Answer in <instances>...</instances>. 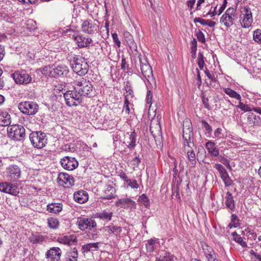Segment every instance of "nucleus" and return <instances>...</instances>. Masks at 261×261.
Listing matches in <instances>:
<instances>
[{
	"label": "nucleus",
	"mask_w": 261,
	"mask_h": 261,
	"mask_svg": "<svg viewBox=\"0 0 261 261\" xmlns=\"http://www.w3.org/2000/svg\"><path fill=\"white\" fill-rule=\"evenodd\" d=\"M73 198L76 202L82 204L88 201V194L86 191H79L74 193Z\"/></svg>",
	"instance_id": "20"
},
{
	"label": "nucleus",
	"mask_w": 261,
	"mask_h": 261,
	"mask_svg": "<svg viewBox=\"0 0 261 261\" xmlns=\"http://www.w3.org/2000/svg\"><path fill=\"white\" fill-rule=\"evenodd\" d=\"M125 182L127 184L128 186L132 189H138L139 188V185L136 180H131L128 178Z\"/></svg>",
	"instance_id": "55"
},
{
	"label": "nucleus",
	"mask_w": 261,
	"mask_h": 261,
	"mask_svg": "<svg viewBox=\"0 0 261 261\" xmlns=\"http://www.w3.org/2000/svg\"><path fill=\"white\" fill-rule=\"evenodd\" d=\"M99 243H88L82 246L81 250L82 252H93L98 250Z\"/></svg>",
	"instance_id": "26"
},
{
	"label": "nucleus",
	"mask_w": 261,
	"mask_h": 261,
	"mask_svg": "<svg viewBox=\"0 0 261 261\" xmlns=\"http://www.w3.org/2000/svg\"><path fill=\"white\" fill-rule=\"evenodd\" d=\"M249 125L251 126H258L260 123V118L253 113H250L247 117Z\"/></svg>",
	"instance_id": "27"
},
{
	"label": "nucleus",
	"mask_w": 261,
	"mask_h": 261,
	"mask_svg": "<svg viewBox=\"0 0 261 261\" xmlns=\"http://www.w3.org/2000/svg\"><path fill=\"white\" fill-rule=\"evenodd\" d=\"M253 40L258 43L261 44V30L257 29L253 32Z\"/></svg>",
	"instance_id": "50"
},
{
	"label": "nucleus",
	"mask_w": 261,
	"mask_h": 261,
	"mask_svg": "<svg viewBox=\"0 0 261 261\" xmlns=\"http://www.w3.org/2000/svg\"><path fill=\"white\" fill-rule=\"evenodd\" d=\"M123 36L127 44L134 41L133 36L128 31L124 32Z\"/></svg>",
	"instance_id": "57"
},
{
	"label": "nucleus",
	"mask_w": 261,
	"mask_h": 261,
	"mask_svg": "<svg viewBox=\"0 0 261 261\" xmlns=\"http://www.w3.org/2000/svg\"><path fill=\"white\" fill-rule=\"evenodd\" d=\"M11 123V118L10 115L6 111H0V126H9Z\"/></svg>",
	"instance_id": "24"
},
{
	"label": "nucleus",
	"mask_w": 261,
	"mask_h": 261,
	"mask_svg": "<svg viewBox=\"0 0 261 261\" xmlns=\"http://www.w3.org/2000/svg\"><path fill=\"white\" fill-rule=\"evenodd\" d=\"M129 105V102L128 99L127 97H126V96H125L123 111H124L125 113L127 114H128L130 112Z\"/></svg>",
	"instance_id": "61"
},
{
	"label": "nucleus",
	"mask_w": 261,
	"mask_h": 261,
	"mask_svg": "<svg viewBox=\"0 0 261 261\" xmlns=\"http://www.w3.org/2000/svg\"><path fill=\"white\" fill-rule=\"evenodd\" d=\"M116 205L124 208L135 209L136 208V202L128 198L118 199L116 202Z\"/></svg>",
	"instance_id": "18"
},
{
	"label": "nucleus",
	"mask_w": 261,
	"mask_h": 261,
	"mask_svg": "<svg viewBox=\"0 0 261 261\" xmlns=\"http://www.w3.org/2000/svg\"><path fill=\"white\" fill-rule=\"evenodd\" d=\"M225 14L227 15H230L234 17H237V14H236V10L232 7L228 8L226 12H225Z\"/></svg>",
	"instance_id": "60"
},
{
	"label": "nucleus",
	"mask_w": 261,
	"mask_h": 261,
	"mask_svg": "<svg viewBox=\"0 0 261 261\" xmlns=\"http://www.w3.org/2000/svg\"><path fill=\"white\" fill-rule=\"evenodd\" d=\"M11 77L18 85H27L32 81V77L25 70H18L11 74Z\"/></svg>",
	"instance_id": "4"
},
{
	"label": "nucleus",
	"mask_w": 261,
	"mask_h": 261,
	"mask_svg": "<svg viewBox=\"0 0 261 261\" xmlns=\"http://www.w3.org/2000/svg\"><path fill=\"white\" fill-rule=\"evenodd\" d=\"M243 11L245 14H243V19L241 24L242 27L248 28L251 26L253 20L251 9L248 7H245Z\"/></svg>",
	"instance_id": "17"
},
{
	"label": "nucleus",
	"mask_w": 261,
	"mask_h": 261,
	"mask_svg": "<svg viewBox=\"0 0 261 261\" xmlns=\"http://www.w3.org/2000/svg\"><path fill=\"white\" fill-rule=\"evenodd\" d=\"M70 65L76 73L79 75H84L89 70V64L85 58L81 56H75L70 61Z\"/></svg>",
	"instance_id": "2"
},
{
	"label": "nucleus",
	"mask_w": 261,
	"mask_h": 261,
	"mask_svg": "<svg viewBox=\"0 0 261 261\" xmlns=\"http://www.w3.org/2000/svg\"><path fill=\"white\" fill-rule=\"evenodd\" d=\"M62 251L59 247H51L46 252V258L50 259L51 261H59L60 259Z\"/></svg>",
	"instance_id": "16"
},
{
	"label": "nucleus",
	"mask_w": 261,
	"mask_h": 261,
	"mask_svg": "<svg viewBox=\"0 0 261 261\" xmlns=\"http://www.w3.org/2000/svg\"><path fill=\"white\" fill-rule=\"evenodd\" d=\"M62 167L67 170L72 171L77 167L79 163L75 158L66 156L61 159Z\"/></svg>",
	"instance_id": "10"
},
{
	"label": "nucleus",
	"mask_w": 261,
	"mask_h": 261,
	"mask_svg": "<svg viewBox=\"0 0 261 261\" xmlns=\"http://www.w3.org/2000/svg\"><path fill=\"white\" fill-rule=\"evenodd\" d=\"M95 24L91 20L84 21L82 25V31L85 33L91 34L94 33Z\"/></svg>",
	"instance_id": "22"
},
{
	"label": "nucleus",
	"mask_w": 261,
	"mask_h": 261,
	"mask_svg": "<svg viewBox=\"0 0 261 261\" xmlns=\"http://www.w3.org/2000/svg\"><path fill=\"white\" fill-rule=\"evenodd\" d=\"M205 148L207 150L208 154L213 157L218 156L219 155V149L217 147L216 144L211 141L205 143Z\"/></svg>",
	"instance_id": "19"
},
{
	"label": "nucleus",
	"mask_w": 261,
	"mask_h": 261,
	"mask_svg": "<svg viewBox=\"0 0 261 261\" xmlns=\"http://www.w3.org/2000/svg\"><path fill=\"white\" fill-rule=\"evenodd\" d=\"M66 104L69 107L76 106L82 103L83 99L76 90H68L64 93Z\"/></svg>",
	"instance_id": "5"
},
{
	"label": "nucleus",
	"mask_w": 261,
	"mask_h": 261,
	"mask_svg": "<svg viewBox=\"0 0 261 261\" xmlns=\"http://www.w3.org/2000/svg\"><path fill=\"white\" fill-rule=\"evenodd\" d=\"M45 238L40 234H32L30 238V240L33 244H41L45 241Z\"/></svg>",
	"instance_id": "32"
},
{
	"label": "nucleus",
	"mask_w": 261,
	"mask_h": 261,
	"mask_svg": "<svg viewBox=\"0 0 261 261\" xmlns=\"http://www.w3.org/2000/svg\"><path fill=\"white\" fill-rule=\"evenodd\" d=\"M136 134L135 132H132L130 135L128 136V141H127L128 144H127V146L129 149H132L134 148L136 144Z\"/></svg>",
	"instance_id": "37"
},
{
	"label": "nucleus",
	"mask_w": 261,
	"mask_h": 261,
	"mask_svg": "<svg viewBox=\"0 0 261 261\" xmlns=\"http://www.w3.org/2000/svg\"><path fill=\"white\" fill-rule=\"evenodd\" d=\"M203 128L204 129L205 134L207 137H210L212 135L213 131L212 127L208 123L204 120L201 121Z\"/></svg>",
	"instance_id": "43"
},
{
	"label": "nucleus",
	"mask_w": 261,
	"mask_h": 261,
	"mask_svg": "<svg viewBox=\"0 0 261 261\" xmlns=\"http://www.w3.org/2000/svg\"><path fill=\"white\" fill-rule=\"evenodd\" d=\"M204 57L202 53H199L198 57V65L201 70H202L204 65Z\"/></svg>",
	"instance_id": "53"
},
{
	"label": "nucleus",
	"mask_w": 261,
	"mask_h": 261,
	"mask_svg": "<svg viewBox=\"0 0 261 261\" xmlns=\"http://www.w3.org/2000/svg\"><path fill=\"white\" fill-rule=\"evenodd\" d=\"M0 191L16 196L19 193V189L16 185L3 182L0 184Z\"/></svg>",
	"instance_id": "11"
},
{
	"label": "nucleus",
	"mask_w": 261,
	"mask_h": 261,
	"mask_svg": "<svg viewBox=\"0 0 261 261\" xmlns=\"http://www.w3.org/2000/svg\"><path fill=\"white\" fill-rule=\"evenodd\" d=\"M124 87L127 93V95L125 96L127 97L128 95H130L131 96V97H133V91L132 89L131 85L129 81H126V82L124 83Z\"/></svg>",
	"instance_id": "49"
},
{
	"label": "nucleus",
	"mask_w": 261,
	"mask_h": 261,
	"mask_svg": "<svg viewBox=\"0 0 261 261\" xmlns=\"http://www.w3.org/2000/svg\"><path fill=\"white\" fill-rule=\"evenodd\" d=\"M157 242L156 240L150 239L146 244V248L148 252H152L154 249V245Z\"/></svg>",
	"instance_id": "44"
},
{
	"label": "nucleus",
	"mask_w": 261,
	"mask_h": 261,
	"mask_svg": "<svg viewBox=\"0 0 261 261\" xmlns=\"http://www.w3.org/2000/svg\"><path fill=\"white\" fill-rule=\"evenodd\" d=\"M200 245L205 257L215 252L213 248L205 244L204 242H201Z\"/></svg>",
	"instance_id": "39"
},
{
	"label": "nucleus",
	"mask_w": 261,
	"mask_h": 261,
	"mask_svg": "<svg viewBox=\"0 0 261 261\" xmlns=\"http://www.w3.org/2000/svg\"><path fill=\"white\" fill-rule=\"evenodd\" d=\"M114 189L113 186L109 185L107 186V188L105 190L106 196H102L101 198L102 199H112L114 198L113 192Z\"/></svg>",
	"instance_id": "34"
},
{
	"label": "nucleus",
	"mask_w": 261,
	"mask_h": 261,
	"mask_svg": "<svg viewBox=\"0 0 261 261\" xmlns=\"http://www.w3.org/2000/svg\"><path fill=\"white\" fill-rule=\"evenodd\" d=\"M231 222L233 224H236L237 225L236 226L237 227H239L241 225L238 217L234 214H232L231 216Z\"/></svg>",
	"instance_id": "58"
},
{
	"label": "nucleus",
	"mask_w": 261,
	"mask_h": 261,
	"mask_svg": "<svg viewBox=\"0 0 261 261\" xmlns=\"http://www.w3.org/2000/svg\"><path fill=\"white\" fill-rule=\"evenodd\" d=\"M139 201L146 207L150 205V201L148 197L144 194L140 196L138 199Z\"/></svg>",
	"instance_id": "45"
},
{
	"label": "nucleus",
	"mask_w": 261,
	"mask_h": 261,
	"mask_svg": "<svg viewBox=\"0 0 261 261\" xmlns=\"http://www.w3.org/2000/svg\"><path fill=\"white\" fill-rule=\"evenodd\" d=\"M47 210L51 213L58 214L62 210V203H52L47 205Z\"/></svg>",
	"instance_id": "28"
},
{
	"label": "nucleus",
	"mask_w": 261,
	"mask_h": 261,
	"mask_svg": "<svg viewBox=\"0 0 261 261\" xmlns=\"http://www.w3.org/2000/svg\"><path fill=\"white\" fill-rule=\"evenodd\" d=\"M175 257L173 255L168 252H165L160 255L159 257H156V261H174Z\"/></svg>",
	"instance_id": "33"
},
{
	"label": "nucleus",
	"mask_w": 261,
	"mask_h": 261,
	"mask_svg": "<svg viewBox=\"0 0 261 261\" xmlns=\"http://www.w3.org/2000/svg\"><path fill=\"white\" fill-rule=\"evenodd\" d=\"M193 136H190L189 138L188 137H186V136H184L182 137H183V139L184 140V145L185 146H188V147L191 148V149H192V147L195 146V144L193 141V140H192V137Z\"/></svg>",
	"instance_id": "47"
},
{
	"label": "nucleus",
	"mask_w": 261,
	"mask_h": 261,
	"mask_svg": "<svg viewBox=\"0 0 261 261\" xmlns=\"http://www.w3.org/2000/svg\"><path fill=\"white\" fill-rule=\"evenodd\" d=\"M218 161L221 162L222 164L226 166V167L229 169H231V166L229 164V161L226 158L222 155L218 156Z\"/></svg>",
	"instance_id": "52"
},
{
	"label": "nucleus",
	"mask_w": 261,
	"mask_h": 261,
	"mask_svg": "<svg viewBox=\"0 0 261 261\" xmlns=\"http://www.w3.org/2000/svg\"><path fill=\"white\" fill-rule=\"evenodd\" d=\"M223 91L226 94L228 95L230 97L234 98L237 100H241V95L234 90L230 88H223Z\"/></svg>",
	"instance_id": "36"
},
{
	"label": "nucleus",
	"mask_w": 261,
	"mask_h": 261,
	"mask_svg": "<svg viewBox=\"0 0 261 261\" xmlns=\"http://www.w3.org/2000/svg\"><path fill=\"white\" fill-rule=\"evenodd\" d=\"M120 66L121 69L123 70H125L126 69L128 71H129L130 69L129 65L127 63L126 59L123 56L122 57L121 64Z\"/></svg>",
	"instance_id": "59"
},
{
	"label": "nucleus",
	"mask_w": 261,
	"mask_h": 261,
	"mask_svg": "<svg viewBox=\"0 0 261 261\" xmlns=\"http://www.w3.org/2000/svg\"><path fill=\"white\" fill-rule=\"evenodd\" d=\"M189 183L190 182L188 181L187 183L186 184L185 187L184 188L183 190L181 191V194L182 195H186L188 196L191 193L190 190L189 188Z\"/></svg>",
	"instance_id": "62"
},
{
	"label": "nucleus",
	"mask_w": 261,
	"mask_h": 261,
	"mask_svg": "<svg viewBox=\"0 0 261 261\" xmlns=\"http://www.w3.org/2000/svg\"><path fill=\"white\" fill-rule=\"evenodd\" d=\"M201 97L202 98V104L204 105V108L208 110H211L212 108L208 103V98L206 97L203 93L201 94Z\"/></svg>",
	"instance_id": "54"
},
{
	"label": "nucleus",
	"mask_w": 261,
	"mask_h": 261,
	"mask_svg": "<svg viewBox=\"0 0 261 261\" xmlns=\"http://www.w3.org/2000/svg\"><path fill=\"white\" fill-rule=\"evenodd\" d=\"M127 44L129 46V49L132 51V53L135 56H139L140 55L138 51L137 46L134 41L132 42H129Z\"/></svg>",
	"instance_id": "48"
},
{
	"label": "nucleus",
	"mask_w": 261,
	"mask_h": 261,
	"mask_svg": "<svg viewBox=\"0 0 261 261\" xmlns=\"http://www.w3.org/2000/svg\"><path fill=\"white\" fill-rule=\"evenodd\" d=\"M57 241L61 244L71 245L77 243V238L74 235L63 236L58 238Z\"/></svg>",
	"instance_id": "21"
},
{
	"label": "nucleus",
	"mask_w": 261,
	"mask_h": 261,
	"mask_svg": "<svg viewBox=\"0 0 261 261\" xmlns=\"http://www.w3.org/2000/svg\"><path fill=\"white\" fill-rule=\"evenodd\" d=\"M225 199L226 207L231 211H234L235 210L236 206L232 193L228 191L226 194Z\"/></svg>",
	"instance_id": "25"
},
{
	"label": "nucleus",
	"mask_w": 261,
	"mask_h": 261,
	"mask_svg": "<svg viewBox=\"0 0 261 261\" xmlns=\"http://www.w3.org/2000/svg\"><path fill=\"white\" fill-rule=\"evenodd\" d=\"M9 137L16 141H22L25 136V130L21 125H12L8 128Z\"/></svg>",
	"instance_id": "6"
},
{
	"label": "nucleus",
	"mask_w": 261,
	"mask_h": 261,
	"mask_svg": "<svg viewBox=\"0 0 261 261\" xmlns=\"http://www.w3.org/2000/svg\"><path fill=\"white\" fill-rule=\"evenodd\" d=\"M232 239L241 245L243 247H246L247 246L246 243L243 241L240 235L238 234L236 231L231 233Z\"/></svg>",
	"instance_id": "38"
},
{
	"label": "nucleus",
	"mask_w": 261,
	"mask_h": 261,
	"mask_svg": "<svg viewBox=\"0 0 261 261\" xmlns=\"http://www.w3.org/2000/svg\"><path fill=\"white\" fill-rule=\"evenodd\" d=\"M32 145L37 148H42L47 143L46 134L41 131L32 132L29 136Z\"/></svg>",
	"instance_id": "3"
},
{
	"label": "nucleus",
	"mask_w": 261,
	"mask_h": 261,
	"mask_svg": "<svg viewBox=\"0 0 261 261\" xmlns=\"http://www.w3.org/2000/svg\"><path fill=\"white\" fill-rule=\"evenodd\" d=\"M220 176L222 179L223 180L226 187H229L232 184V180L230 179V177L229 176V175L227 171H226L223 173L221 174Z\"/></svg>",
	"instance_id": "42"
},
{
	"label": "nucleus",
	"mask_w": 261,
	"mask_h": 261,
	"mask_svg": "<svg viewBox=\"0 0 261 261\" xmlns=\"http://www.w3.org/2000/svg\"><path fill=\"white\" fill-rule=\"evenodd\" d=\"M196 36L197 37V38L199 42H201L202 43H205V36L204 34L202 32V31L200 30H199L196 33Z\"/></svg>",
	"instance_id": "56"
},
{
	"label": "nucleus",
	"mask_w": 261,
	"mask_h": 261,
	"mask_svg": "<svg viewBox=\"0 0 261 261\" xmlns=\"http://www.w3.org/2000/svg\"><path fill=\"white\" fill-rule=\"evenodd\" d=\"M57 181L60 186L64 187L65 185L72 186L74 185V178L65 173H60L58 175Z\"/></svg>",
	"instance_id": "14"
},
{
	"label": "nucleus",
	"mask_w": 261,
	"mask_h": 261,
	"mask_svg": "<svg viewBox=\"0 0 261 261\" xmlns=\"http://www.w3.org/2000/svg\"><path fill=\"white\" fill-rule=\"evenodd\" d=\"M187 156L189 161L190 162L191 164L193 167H194L196 164V159L195 153L193 150V149L191 150H188L187 151Z\"/></svg>",
	"instance_id": "41"
},
{
	"label": "nucleus",
	"mask_w": 261,
	"mask_h": 261,
	"mask_svg": "<svg viewBox=\"0 0 261 261\" xmlns=\"http://www.w3.org/2000/svg\"><path fill=\"white\" fill-rule=\"evenodd\" d=\"M79 38V40L78 41L77 44L80 48H83L86 47V46H85V41H86V37L80 36Z\"/></svg>",
	"instance_id": "63"
},
{
	"label": "nucleus",
	"mask_w": 261,
	"mask_h": 261,
	"mask_svg": "<svg viewBox=\"0 0 261 261\" xmlns=\"http://www.w3.org/2000/svg\"><path fill=\"white\" fill-rule=\"evenodd\" d=\"M235 18L236 17H232V16L224 14L220 18V22L223 23L227 28H229L233 25V21Z\"/></svg>",
	"instance_id": "29"
},
{
	"label": "nucleus",
	"mask_w": 261,
	"mask_h": 261,
	"mask_svg": "<svg viewBox=\"0 0 261 261\" xmlns=\"http://www.w3.org/2000/svg\"><path fill=\"white\" fill-rule=\"evenodd\" d=\"M53 65L51 66H45L42 69L41 72L43 74L45 75L46 76H49L52 77V71H53Z\"/></svg>",
	"instance_id": "46"
},
{
	"label": "nucleus",
	"mask_w": 261,
	"mask_h": 261,
	"mask_svg": "<svg viewBox=\"0 0 261 261\" xmlns=\"http://www.w3.org/2000/svg\"><path fill=\"white\" fill-rule=\"evenodd\" d=\"M159 116L156 117V119H153L150 122V131L154 138L158 136H160L161 135V127L159 122Z\"/></svg>",
	"instance_id": "15"
},
{
	"label": "nucleus",
	"mask_w": 261,
	"mask_h": 261,
	"mask_svg": "<svg viewBox=\"0 0 261 261\" xmlns=\"http://www.w3.org/2000/svg\"><path fill=\"white\" fill-rule=\"evenodd\" d=\"M21 170L18 166L11 165L7 167L5 172L6 177L10 180L15 181L21 176Z\"/></svg>",
	"instance_id": "9"
},
{
	"label": "nucleus",
	"mask_w": 261,
	"mask_h": 261,
	"mask_svg": "<svg viewBox=\"0 0 261 261\" xmlns=\"http://www.w3.org/2000/svg\"><path fill=\"white\" fill-rule=\"evenodd\" d=\"M182 137L186 136L189 138L190 136H193V128L192 123L189 119H186L183 123Z\"/></svg>",
	"instance_id": "23"
},
{
	"label": "nucleus",
	"mask_w": 261,
	"mask_h": 261,
	"mask_svg": "<svg viewBox=\"0 0 261 261\" xmlns=\"http://www.w3.org/2000/svg\"><path fill=\"white\" fill-rule=\"evenodd\" d=\"M236 107L240 109L242 111L244 112H250L252 110V108H250L248 105L244 104L242 102L241 100L239 102V105Z\"/></svg>",
	"instance_id": "51"
},
{
	"label": "nucleus",
	"mask_w": 261,
	"mask_h": 261,
	"mask_svg": "<svg viewBox=\"0 0 261 261\" xmlns=\"http://www.w3.org/2000/svg\"><path fill=\"white\" fill-rule=\"evenodd\" d=\"M74 89L76 90L83 99L84 97H91L94 95L91 82L84 78L74 82Z\"/></svg>",
	"instance_id": "1"
},
{
	"label": "nucleus",
	"mask_w": 261,
	"mask_h": 261,
	"mask_svg": "<svg viewBox=\"0 0 261 261\" xmlns=\"http://www.w3.org/2000/svg\"><path fill=\"white\" fill-rule=\"evenodd\" d=\"M79 228L81 230H85L86 229H92L96 226V222L92 219L86 218H79L77 221Z\"/></svg>",
	"instance_id": "12"
},
{
	"label": "nucleus",
	"mask_w": 261,
	"mask_h": 261,
	"mask_svg": "<svg viewBox=\"0 0 261 261\" xmlns=\"http://www.w3.org/2000/svg\"><path fill=\"white\" fill-rule=\"evenodd\" d=\"M112 36L113 41L115 42V44L118 47H120L121 42L118 38L117 34L114 33L112 34Z\"/></svg>",
	"instance_id": "64"
},
{
	"label": "nucleus",
	"mask_w": 261,
	"mask_h": 261,
	"mask_svg": "<svg viewBox=\"0 0 261 261\" xmlns=\"http://www.w3.org/2000/svg\"><path fill=\"white\" fill-rule=\"evenodd\" d=\"M53 69L52 77L56 78L66 76L69 71L68 67L64 64L53 65Z\"/></svg>",
	"instance_id": "13"
},
{
	"label": "nucleus",
	"mask_w": 261,
	"mask_h": 261,
	"mask_svg": "<svg viewBox=\"0 0 261 261\" xmlns=\"http://www.w3.org/2000/svg\"><path fill=\"white\" fill-rule=\"evenodd\" d=\"M47 224L49 228L56 229L59 228L60 223L58 219L50 217L47 219Z\"/></svg>",
	"instance_id": "40"
},
{
	"label": "nucleus",
	"mask_w": 261,
	"mask_h": 261,
	"mask_svg": "<svg viewBox=\"0 0 261 261\" xmlns=\"http://www.w3.org/2000/svg\"><path fill=\"white\" fill-rule=\"evenodd\" d=\"M96 215L97 218H99L101 220H106L108 222L111 220L113 213L104 211L102 212L96 213Z\"/></svg>",
	"instance_id": "35"
},
{
	"label": "nucleus",
	"mask_w": 261,
	"mask_h": 261,
	"mask_svg": "<svg viewBox=\"0 0 261 261\" xmlns=\"http://www.w3.org/2000/svg\"><path fill=\"white\" fill-rule=\"evenodd\" d=\"M138 58L140 63L141 72L144 77L149 81L150 79L153 77L152 68L145 58H142L141 55H139Z\"/></svg>",
	"instance_id": "8"
},
{
	"label": "nucleus",
	"mask_w": 261,
	"mask_h": 261,
	"mask_svg": "<svg viewBox=\"0 0 261 261\" xmlns=\"http://www.w3.org/2000/svg\"><path fill=\"white\" fill-rule=\"evenodd\" d=\"M77 250L75 248H74L73 250L67 252L65 255L64 261H77Z\"/></svg>",
	"instance_id": "30"
},
{
	"label": "nucleus",
	"mask_w": 261,
	"mask_h": 261,
	"mask_svg": "<svg viewBox=\"0 0 261 261\" xmlns=\"http://www.w3.org/2000/svg\"><path fill=\"white\" fill-rule=\"evenodd\" d=\"M19 110L24 114L33 115L39 109L38 105L33 101L21 102L18 104Z\"/></svg>",
	"instance_id": "7"
},
{
	"label": "nucleus",
	"mask_w": 261,
	"mask_h": 261,
	"mask_svg": "<svg viewBox=\"0 0 261 261\" xmlns=\"http://www.w3.org/2000/svg\"><path fill=\"white\" fill-rule=\"evenodd\" d=\"M106 231L110 233L117 236L122 231V228L119 226L111 224L105 227Z\"/></svg>",
	"instance_id": "31"
}]
</instances>
